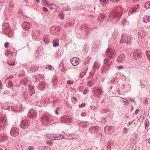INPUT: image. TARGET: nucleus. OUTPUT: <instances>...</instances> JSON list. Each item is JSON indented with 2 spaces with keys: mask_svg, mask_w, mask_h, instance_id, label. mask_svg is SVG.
<instances>
[{
  "mask_svg": "<svg viewBox=\"0 0 150 150\" xmlns=\"http://www.w3.org/2000/svg\"><path fill=\"white\" fill-rule=\"evenodd\" d=\"M145 7L147 9L150 8V2H146L145 5Z\"/></svg>",
  "mask_w": 150,
  "mask_h": 150,
  "instance_id": "nucleus-21",
  "label": "nucleus"
},
{
  "mask_svg": "<svg viewBox=\"0 0 150 150\" xmlns=\"http://www.w3.org/2000/svg\"><path fill=\"white\" fill-rule=\"evenodd\" d=\"M2 87V85L1 82L0 81V89Z\"/></svg>",
  "mask_w": 150,
  "mask_h": 150,
  "instance_id": "nucleus-52",
  "label": "nucleus"
},
{
  "mask_svg": "<svg viewBox=\"0 0 150 150\" xmlns=\"http://www.w3.org/2000/svg\"><path fill=\"white\" fill-rule=\"evenodd\" d=\"M59 16L60 18L61 19H63L64 18V15L62 12L60 13L59 14Z\"/></svg>",
  "mask_w": 150,
  "mask_h": 150,
  "instance_id": "nucleus-23",
  "label": "nucleus"
},
{
  "mask_svg": "<svg viewBox=\"0 0 150 150\" xmlns=\"http://www.w3.org/2000/svg\"><path fill=\"white\" fill-rule=\"evenodd\" d=\"M25 81L27 80V79H25Z\"/></svg>",
  "mask_w": 150,
  "mask_h": 150,
  "instance_id": "nucleus-59",
  "label": "nucleus"
},
{
  "mask_svg": "<svg viewBox=\"0 0 150 150\" xmlns=\"http://www.w3.org/2000/svg\"><path fill=\"white\" fill-rule=\"evenodd\" d=\"M52 68V66L51 65H49L48 66H47V67H46V69H48L49 70H51V69Z\"/></svg>",
  "mask_w": 150,
  "mask_h": 150,
  "instance_id": "nucleus-35",
  "label": "nucleus"
},
{
  "mask_svg": "<svg viewBox=\"0 0 150 150\" xmlns=\"http://www.w3.org/2000/svg\"><path fill=\"white\" fill-rule=\"evenodd\" d=\"M59 40L57 38L55 39L53 42V46H57L59 45L58 43Z\"/></svg>",
  "mask_w": 150,
  "mask_h": 150,
  "instance_id": "nucleus-16",
  "label": "nucleus"
},
{
  "mask_svg": "<svg viewBox=\"0 0 150 150\" xmlns=\"http://www.w3.org/2000/svg\"><path fill=\"white\" fill-rule=\"evenodd\" d=\"M7 123L5 118L0 117V129L4 128Z\"/></svg>",
  "mask_w": 150,
  "mask_h": 150,
  "instance_id": "nucleus-6",
  "label": "nucleus"
},
{
  "mask_svg": "<svg viewBox=\"0 0 150 150\" xmlns=\"http://www.w3.org/2000/svg\"><path fill=\"white\" fill-rule=\"evenodd\" d=\"M30 122L26 120L22 121L21 122L20 126L21 127L23 128H26L29 126Z\"/></svg>",
  "mask_w": 150,
  "mask_h": 150,
  "instance_id": "nucleus-5",
  "label": "nucleus"
},
{
  "mask_svg": "<svg viewBox=\"0 0 150 150\" xmlns=\"http://www.w3.org/2000/svg\"><path fill=\"white\" fill-rule=\"evenodd\" d=\"M147 127H148V126L147 125H146L145 126V128H147Z\"/></svg>",
  "mask_w": 150,
  "mask_h": 150,
  "instance_id": "nucleus-56",
  "label": "nucleus"
},
{
  "mask_svg": "<svg viewBox=\"0 0 150 150\" xmlns=\"http://www.w3.org/2000/svg\"><path fill=\"white\" fill-rule=\"evenodd\" d=\"M139 112V110L138 109H137L135 110V114H137Z\"/></svg>",
  "mask_w": 150,
  "mask_h": 150,
  "instance_id": "nucleus-43",
  "label": "nucleus"
},
{
  "mask_svg": "<svg viewBox=\"0 0 150 150\" xmlns=\"http://www.w3.org/2000/svg\"><path fill=\"white\" fill-rule=\"evenodd\" d=\"M8 87H12L13 86V84L12 83V82L9 81L8 83Z\"/></svg>",
  "mask_w": 150,
  "mask_h": 150,
  "instance_id": "nucleus-27",
  "label": "nucleus"
},
{
  "mask_svg": "<svg viewBox=\"0 0 150 150\" xmlns=\"http://www.w3.org/2000/svg\"><path fill=\"white\" fill-rule=\"evenodd\" d=\"M100 1L101 2H103V3L105 5L108 3L106 0H100Z\"/></svg>",
  "mask_w": 150,
  "mask_h": 150,
  "instance_id": "nucleus-33",
  "label": "nucleus"
},
{
  "mask_svg": "<svg viewBox=\"0 0 150 150\" xmlns=\"http://www.w3.org/2000/svg\"><path fill=\"white\" fill-rule=\"evenodd\" d=\"M102 91L100 88L97 87L94 88L93 91V94L95 96H99L102 92Z\"/></svg>",
  "mask_w": 150,
  "mask_h": 150,
  "instance_id": "nucleus-4",
  "label": "nucleus"
},
{
  "mask_svg": "<svg viewBox=\"0 0 150 150\" xmlns=\"http://www.w3.org/2000/svg\"><path fill=\"white\" fill-rule=\"evenodd\" d=\"M7 139L6 135L5 134H2L0 135V142H2L6 140Z\"/></svg>",
  "mask_w": 150,
  "mask_h": 150,
  "instance_id": "nucleus-13",
  "label": "nucleus"
},
{
  "mask_svg": "<svg viewBox=\"0 0 150 150\" xmlns=\"http://www.w3.org/2000/svg\"><path fill=\"white\" fill-rule=\"evenodd\" d=\"M142 55L140 50H135L133 53V58L136 59H138L142 57Z\"/></svg>",
  "mask_w": 150,
  "mask_h": 150,
  "instance_id": "nucleus-2",
  "label": "nucleus"
},
{
  "mask_svg": "<svg viewBox=\"0 0 150 150\" xmlns=\"http://www.w3.org/2000/svg\"><path fill=\"white\" fill-rule=\"evenodd\" d=\"M28 150H34V147L33 146H30L28 148Z\"/></svg>",
  "mask_w": 150,
  "mask_h": 150,
  "instance_id": "nucleus-31",
  "label": "nucleus"
},
{
  "mask_svg": "<svg viewBox=\"0 0 150 150\" xmlns=\"http://www.w3.org/2000/svg\"><path fill=\"white\" fill-rule=\"evenodd\" d=\"M86 114L85 112H83L81 114V115L82 116H86Z\"/></svg>",
  "mask_w": 150,
  "mask_h": 150,
  "instance_id": "nucleus-44",
  "label": "nucleus"
},
{
  "mask_svg": "<svg viewBox=\"0 0 150 150\" xmlns=\"http://www.w3.org/2000/svg\"><path fill=\"white\" fill-rule=\"evenodd\" d=\"M132 124V122H129L128 124V126H129L130 125Z\"/></svg>",
  "mask_w": 150,
  "mask_h": 150,
  "instance_id": "nucleus-47",
  "label": "nucleus"
},
{
  "mask_svg": "<svg viewBox=\"0 0 150 150\" xmlns=\"http://www.w3.org/2000/svg\"><path fill=\"white\" fill-rule=\"evenodd\" d=\"M86 106V104L84 103L81 104V105H79V106L80 108H83Z\"/></svg>",
  "mask_w": 150,
  "mask_h": 150,
  "instance_id": "nucleus-32",
  "label": "nucleus"
},
{
  "mask_svg": "<svg viewBox=\"0 0 150 150\" xmlns=\"http://www.w3.org/2000/svg\"><path fill=\"white\" fill-rule=\"evenodd\" d=\"M60 109V108L59 107H58L57 108L56 110L58 111Z\"/></svg>",
  "mask_w": 150,
  "mask_h": 150,
  "instance_id": "nucleus-55",
  "label": "nucleus"
},
{
  "mask_svg": "<svg viewBox=\"0 0 150 150\" xmlns=\"http://www.w3.org/2000/svg\"><path fill=\"white\" fill-rule=\"evenodd\" d=\"M105 132L110 135L111 134L114 130V128L113 127L107 126L105 127Z\"/></svg>",
  "mask_w": 150,
  "mask_h": 150,
  "instance_id": "nucleus-10",
  "label": "nucleus"
},
{
  "mask_svg": "<svg viewBox=\"0 0 150 150\" xmlns=\"http://www.w3.org/2000/svg\"><path fill=\"white\" fill-rule=\"evenodd\" d=\"M143 21L145 23H147L150 21V16H145L143 19Z\"/></svg>",
  "mask_w": 150,
  "mask_h": 150,
  "instance_id": "nucleus-15",
  "label": "nucleus"
},
{
  "mask_svg": "<svg viewBox=\"0 0 150 150\" xmlns=\"http://www.w3.org/2000/svg\"><path fill=\"white\" fill-rule=\"evenodd\" d=\"M11 109H12L15 112H16V111L17 110L16 109V107H13Z\"/></svg>",
  "mask_w": 150,
  "mask_h": 150,
  "instance_id": "nucleus-38",
  "label": "nucleus"
},
{
  "mask_svg": "<svg viewBox=\"0 0 150 150\" xmlns=\"http://www.w3.org/2000/svg\"><path fill=\"white\" fill-rule=\"evenodd\" d=\"M9 44V43L8 42H6L4 45V46L6 48H7Z\"/></svg>",
  "mask_w": 150,
  "mask_h": 150,
  "instance_id": "nucleus-34",
  "label": "nucleus"
},
{
  "mask_svg": "<svg viewBox=\"0 0 150 150\" xmlns=\"http://www.w3.org/2000/svg\"><path fill=\"white\" fill-rule=\"evenodd\" d=\"M117 68L118 69H122V66H120L119 67H117Z\"/></svg>",
  "mask_w": 150,
  "mask_h": 150,
  "instance_id": "nucleus-49",
  "label": "nucleus"
},
{
  "mask_svg": "<svg viewBox=\"0 0 150 150\" xmlns=\"http://www.w3.org/2000/svg\"><path fill=\"white\" fill-rule=\"evenodd\" d=\"M81 126L83 127H86V125H83L82 124H81Z\"/></svg>",
  "mask_w": 150,
  "mask_h": 150,
  "instance_id": "nucleus-50",
  "label": "nucleus"
},
{
  "mask_svg": "<svg viewBox=\"0 0 150 150\" xmlns=\"http://www.w3.org/2000/svg\"><path fill=\"white\" fill-rule=\"evenodd\" d=\"M146 54L149 59L150 61V51H146Z\"/></svg>",
  "mask_w": 150,
  "mask_h": 150,
  "instance_id": "nucleus-25",
  "label": "nucleus"
},
{
  "mask_svg": "<svg viewBox=\"0 0 150 150\" xmlns=\"http://www.w3.org/2000/svg\"><path fill=\"white\" fill-rule=\"evenodd\" d=\"M64 118H62V121H64Z\"/></svg>",
  "mask_w": 150,
  "mask_h": 150,
  "instance_id": "nucleus-58",
  "label": "nucleus"
},
{
  "mask_svg": "<svg viewBox=\"0 0 150 150\" xmlns=\"http://www.w3.org/2000/svg\"><path fill=\"white\" fill-rule=\"evenodd\" d=\"M46 143L47 144L50 146H51L53 144V142L50 141H47Z\"/></svg>",
  "mask_w": 150,
  "mask_h": 150,
  "instance_id": "nucleus-28",
  "label": "nucleus"
},
{
  "mask_svg": "<svg viewBox=\"0 0 150 150\" xmlns=\"http://www.w3.org/2000/svg\"><path fill=\"white\" fill-rule=\"evenodd\" d=\"M43 10L45 12H47L48 11V9L45 7L43 8Z\"/></svg>",
  "mask_w": 150,
  "mask_h": 150,
  "instance_id": "nucleus-37",
  "label": "nucleus"
},
{
  "mask_svg": "<svg viewBox=\"0 0 150 150\" xmlns=\"http://www.w3.org/2000/svg\"><path fill=\"white\" fill-rule=\"evenodd\" d=\"M23 28L25 30H28L30 29L31 25L29 22L26 21L23 22L22 24Z\"/></svg>",
  "mask_w": 150,
  "mask_h": 150,
  "instance_id": "nucleus-9",
  "label": "nucleus"
},
{
  "mask_svg": "<svg viewBox=\"0 0 150 150\" xmlns=\"http://www.w3.org/2000/svg\"><path fill=\"white\" fill-rule=\"evenodd\" d=\"M11 135L13 137H16L19 134V132L17 129L15 127H13L10 132Z\"/></svg>",
  "mask_w": 150,
  "mask_h": 150,
  "instance_id": "nucleus-8",
  "label": "nucleus"
},
{
  "mask_svg": "<svg viewBox=\"0 0 150 150\" xmlns=\"http://www.w3.org/2000/svg\"><path fill=\"white\" fill-rule=\"evenodd\" d=\"M148 100L149 98H146L144 101V103L148 104Z\"/></svg>",
  "mask_w": 150,
  "mask_h": 150,
  "instance_id": "nucleus-30",
  "label": "nucleus"
},
{
  "mask_svg": "<svg viewBox=\"0 0 150 150\" xmlns=\"http://www.w3.org/2000/svg\"><path fill=\"white\" fill-rule=\"evenodd\" d=\"M112 145L113 144L110 141H109L107 144V147L109 149H110L112 146Z\"/></svg>",
  "mask_w": 150,
  "mask_h": 150,
  "instance_id": "nucleus-20",
  "label": "nucleus"
},
{
  "mask_svg": "<svg viewBox=\"0 0 150 150\" xmlns=\"http://www.w3.org/2000/svg\"><path fill=\"white\" fill-rule=\"evenodd\" d=\"M123 131L125 133H127V129L126 127H125L123 129Z\"/></svg>",
  "mask_w": 150,
  "mask_h": 150,
  "instance_id": "nucleus-39",
  "label": "nucleus"
},
{
  "mask_svg": "<svg viewBox=\"0 0 150 150\" xmlns=\"http://www.w3.org/2000/svg\"><path fill=\"white\" fill-rule=\"evenodd\" d=\"M129 41V39H128L127 37H126V38L125 39V42H128Z\"/></svg>",
  "mask_w": 150,
  "mask_h": 150,
  "instance_id": "nucleus-42",
  "label": "nucleus"
},
{
  "mask_svg": "<svg viewBox=\"0 0 150 150\" xmlns=\"http://www.w3.org/2000/svg\"><path fill=\"white\" fill-rule=\"evenodd\" d=\"M122 56H119L118 57V59H117V60L118 61H120V62H122V60H120V59H121V57H122Z\"/></svg>",
  "mask_w": 150,
  "mask_h": 150,
  "instance_id": "nucleus-40",
  "label": "nucleus"
},
{
  "mask_svg": "<svg viewBox=\"0 0 150 150\" xmlns=\"http://www.w3.org/2000/svg\"><path fill=\"white\" fill-rule=\"evenodd\" d=\"M40 85L42 88L43 89L46 86V84L44 82H42L40 83Z\"/></svg>",
  "mask_w": 150,
  "mask_h": 150,
  "instance_id": "nucleus-22",
  "label": "nucleus"
},
{
  "mask_svg": "<svg viewBox=\"0 0 150 150\" xmlns=\"http://www.w3.org/2000/svg\"><path fill=\"white\" fill-rule=\"evenodd\" d=\"M88 88H85L84 90L83 91V93L84 94H86L88 93Z\"/></svg>",
  "mask_w": 150,
  "mask_h": 150,
  "instance_id": "nucleus-26",
  "label": "nucleus"
},
{
  "mask_svg": "<svg viewBox=\"0 0 150 150\" xmlns=\"http://www.w3.org/2000/svg\"><path fill=\"white\" fill-rule=\"evenodd\" d=\"M51 116L48 115L46 114L44 115L41 118V121L43 125H46L50 122Z\"/></svg>",
  "mask_w": 150,
  "mask_h": 150,
  "instance_id": "nucleus-1",
  "label": "nucleus"
},
{
  "mask_svg": "<svg viewBox=\"0 0 150 150\" xmlns=\"http://www.w3.org/2000/svg\"><path fill=\"white\" fill-rule=\"evenodd\" d=\"M94 83L92 81H89L87 83V85L88 86L91 87L93 86Z\"/></svg>",
  "mask_w": 150,
  "mask_h": 150,
  "instance_id": "nucleus-24",
  "label": "nucleus"
},
{
  "mask_svg": "<svg viewBox=\"0 0 150 150\" xmlns=\"http://www.w3.org/2000/svg\"><path fill=\"white\" fill-rule=\"evenodd\" d=\"M36 0V1H37V2H38V3H39V2H40V1H39V0Z\"/></svg>",
  "mask_w": 150,
  "mask_h": 150,
  "instance_id": "nucleus-57",
  "label": "nucleus"
},
{
  "mask_svg": "<svg viewBox=\"0 0 150 150\" xmlns=\"http://www.w3.org/2000/svg\"><path fill=\"white\" fill-rule=\"evenodd\" d=\"M63 138V136L61 135H58L57 136V134L56 136L55 135V139H54V140H59L62 139Z\"/></svg>",
  "mask_w": 150,
  "mask_h": 150,
  "instance_id": "nucleus-17",
  "label": "nucleus"
},
{
  "mask_svg": "<svg viewBox=\"0 0 150 150\" xmlns=\"http://www.w3.org/2000/svg\"><path fill=\"white\" fill-rule=\"evenodd\" d=\"M147 142H148L149 143H150V138L148 139Z\"/></svg>",
  "mask_w": 150,
  "mask_h": 150,
  "instance_id": "nucleus-53",
  "label": "nucleus"
},
{
  "mask_svg": "<svg viewBox=\"0 0 150 150\" xmlns=\"http://www.w3.org/2000/svg\"><path fill=\"white\" fill-rule=\"evenodd\" d=\"M30 91L29 92V93L31 96H32L33 94L35 93V91L33 87L30 88Z\"/></svg>",
  "mask_w": 150,
  "mask_h": 150,
  "instance_id": "nucleus-19",
  "label": "nucleus"
},
{
  "mask_svg": "<svg viewBox=\"0 0 150 150\" xmlns=\"http://www.w3.org/2000/svg\"><path fill=\"white\" fill-rule=\"evenodd\" d=\"M67 83L69 84H72L73 83V82L71 81L68 80L67 81Z\"/></svg>",
  "mask_w": 150,
  "mask_h": 150,
  "instance_id": "nucleus-36",
  "label": "nucleus"
},
{
  "mask_svg": "<svg viewBox=\"0 0 150 150\" xmlns=\"http://www.w3.org/2000/svg\"><path fill=\"white\" fill-rule=\"evenodd\" d=\"M13 53L12 52H11L10 53H9V56H12L13 55Z\"/></svg>",
  "mask_w": 150,
  "mask_h": 150,
  "instance_id": "nucleus-45",
  "label": "nucleus"
},
{
  "mask_svg": "<svg viewBox=\"0 0 150 150\" xmlns=\"http://www.w3.org/2000/svg\"><path fill=\"white\" fill-rule=\"evenodd\" d=\"M114 51L112 49H108L106 52L107 55H108L109 56L108 58H105V59L104 61L105 63H106L108 62V60L110 59L111 58V56H110V55H111L114 53Z\"/></svg>",
  "mask_w": 150,
  "mask_h": 150,
  "instance_id": "nucleus-7",
  "label": "nucleus"
},
{
  "mask_svg": "<svg viewBox=\"0 0 150 150\" xmlns=\"http://www.w3.org/2000/svg\"><path fill=\"white\" fill-rule=\"evenodd\" d=\"M55 114H57V115H58V111H57V110H56L55 111Z\"/></svg>",
  "mask_w": 150,
  "mask_h": 150,
  "instance_id": "nucleus-54",
  "label": "nucleus"
},
{
  "mask_svg": "<svg viewBox=\"0 0 150 150\" xmlns=\"http://www.w3.org/2000/svg\"><path fill=\"white\" fill-rule=\"evenodd\" d=\"M97 65L98 66V67H99V64L97 62H96L94 64V67H96V66H97Z\"/></svg>",
  "mask_w": 150,
  "mask_h": 150,
  "instance_id": "nucleus-41",
  "label": "nucleus"
},
{
  "mask_svg": "<svg viewBox=\"0 0 150 150\" xmlns=\"http://www.w3.org/2000/svg\"><path fill=\"white\" fill-rule=\"evenodd\" d=\"M13 76H9L8 78H6V79H11L13 78Z\"/></svg>",
  "mask_w": 150,
  "mask_h": 150,
  "instance_id": "nucleus-46",
  "label": "nucleus"
},
{
  "mask_svg": "<svg viewBox=\"0 0 150 150\" xmlns=\"http://www.w3.org/2000/svg\"><path fill=\"white\" fill-rule=\"evenodd\" d=\"M9 53L8 52V51H7V52H6L5 53V54L6 55L8 56L9 55Z\"/></svg>",
  "mask_w": 150,
  "mask_h": 150,
  "instance_id": "nucleus-48",
  "label": "nucleus"
},
{
  "mask_svg": "<svg viewBox=\"0 0 150 150\" xmlns=\"http://www.w3.org/2000/svg\"><path fill=\"white\" fill-rule=\"evenodd\" d=\"M37 114L35 110L31 109L29 112L28 116L30 118L34 120L36 118Z\"/></svg>",
  "mask_w": 150,
  "mask_h": 150,
  "instance_id": "nucleus-3",
  "label": "nucleus"
},
{
  "mask_svg": "<svg viewBox=\"0 0 150 150\" xmlns=\"http://www.w3.org/2000/svg\"><path fill=\"white\" fill-rule=\"evenodd\" d=\"M55 135L53 134H50L47 135V136L50 139L54 140V139H55Z\"/></svg>",
  "mask_w": 150,
  "mask_h": 150,
  "instance_id": "nucleus-18",
  "label": "nucleus"
},
{
  "mask_svg": "<svg viewBox=\"0 0 150 150\" xmlns=\"http://www.w3.org/2000/svg\"><path fill=\"white\" fill-rule=\"evenodd\" d=\"M45 4V6H47L50 8H58V6L56 5L53 4H49L47 1H46Z\"/></svg>",
  "mask_w": 150,
  "mask_h": 150,
  "instance_id": "nucleus-12",
  "label": "nucleus"
},
{
  "mask_svg": "<svg viewBox=\"0 0 150 150\" xmlns=\"http://www.w3.org/2000/svg\"><path fill=\"white\" fill-rule=\"evenodd\" d=\"M67 119H68V120H69V122H72V120L71 119H68V118H67Z\"/></svg>",
  "mask_w": 150,
  "mask_h": 150,
  "instance_id": "nucleus-51",
  "label": "nucleus"
},
{
  "mask_svg": "<svg viewBox=\"0 0 150 150\" xmlns=\"http://www.w3.org/2000/svg\"><path fill=\"white\" fill-rule=\"evenodd\" d=\"M71 61L72 64L74 66L77 65L79 63V59L76 58L74 57L72 58Z\"/></svg>",
  "mask_w": 150,
  "mask_h": 150,
  "instance_id": "nucleus-11",
  "label": "nucleus"
},
{
  "mask_svg": "<svg viewBox=\"0 0 150 150\" xmlns=\"http://www.w3.org/2000/svg\"><path fill=\"white\" fill-rule=\"evenodd\" d=\"M139 5H138L135 6L134 7L132 8L130 10L129 12L131 13H132L136 11L139 8Z\"/></svg>",
  "mask_w": 150,
  "mask_h": 150,
  "instance_id": "nucleus-14",
  "label": "nucleus"
},
{
  "mask_svg": "<svg viewBox=\"0 0 150 150\" xmlns=\"http://www.w3.org/2000/svg\"><path fill=\"white\" fill-rule=\"evenodd\" d=\"M8 64L11 66H13L15 64V62H7Z\"/></svg>",
  "mask_w": 150,
  "mask_h": 150,
  "instance_id": "nucleus-29",
  "label": "nucleus"
}]
</instances>
